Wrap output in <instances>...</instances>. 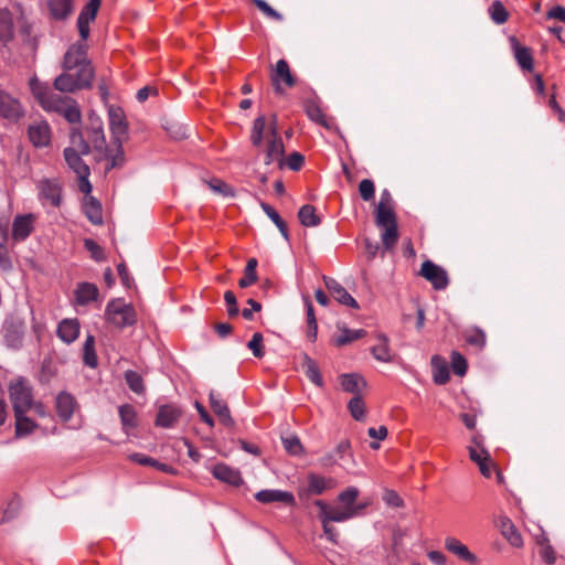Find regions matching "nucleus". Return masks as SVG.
<instances>
[{"instance_id": "nucleus-43", "label": "nucleus", "mask_w": 565, "mask_h": 565, "mask_svg": "<svg viewBox=\"0 0 565 565\" xmlns=\"http://www.w3.org/2000/svg\"><path fill=\"white\" fill-rule=\"evenodd\" d=\"M256 267H257V259L256 258L248 259L246 267H245L244 277L238 281V285L241 288H247L250 285H253L254 282H256V280H257Z\"/></svg>"}, {"instance_id": "nucleus-11", "label": "nucleus", "mask_w": 565, "mask_h": 565, "mask_svg": "<svg viewBox=\"0 0 565 565\" xmlns=\"http://www.w3.org/2000/svg\"><path fill=\"white\" fill-rule=\"evenodd\" d=\"M39 198L43 204L58 207L61 204V185L56 180L44 179L38 183Z\"/></svg>"}, {"instance_id": "nucleus-60", "label": "nucleus", "mask_w": 565, "mask_h": 565, "mask_svg": "<svg viewBox=\"0 0 565 565\" xmlns=\"http://www.w3.org/2000/svg\"><path fill=\"white\" fill-rule=\"evenodd\" d=\"M383 501L393 508H401L404 504L403 499L394 490L386 489L383 493Z\"/></svg>"}, {"instance_id": "nucleus-6", "label": "nucleus", "mask_w": 565, "mask_h": 565, "mask_svg": "<svg viewBox=\"0 0 565 565\" xmlns=\"http://www.w3.org/2000/svg\"><path fill=\"white\" fill-rule=\"evenodd\" d=\"M29 84L32 95L45 110H60L63 107L62 97L54 94L51 88L40 82L38 77H32Z\"/></svg>"}, {"instance_id": "nucleus-46", "label": "nucleus", "mask_w": 565, "mask_h": 565, "mask_svg": "<svg viewBox=\"0 0 565 565\" xmlns=\"http://www.w3.org/2000/svg\"><path fill=\"white\" fill-rule=\"evenodd\" d=\"M348 408L355 420H363L365 418V404L360 395H354L350 399Z\"/></svg>"}, {"instance_id": "nucleus-61", "label": "nucleus", "mask_w": 565, "mask_h": 565, "mask_svg": "<svg viewBox=\"0 0 565 565\" xmlns=\"http://www.w3.org/2000/svg\"><path fill=\"white\" fill-rule=\"evenodd\" d=\"M100 2L102 0H89L78 17H84L93 21L97 14Z\"/></svg>"}, {"instance_id": "nucleus-56", "label": "nucleus", "mask_w": 565, "mask_h": 565, "mask_svg": "<svg viewBox=\"0 0 565 565\" xmlns=\"http://www.w3.org/2000/svg\"><path fill=\"white\" fill-rule=\"evenodd\" d=\"M359 497V490L355 487H349L339 494V501L343 507H355L354 502Z\"/></svg>"}, {"instance_id": "nucleus-18", "label": "nucleus", "mask_w": 565, "mask_h": 565, "mask_svg": "<svg viewBox=\"0 0 565 565\" xmlns=\"http://www.w3.org/2000/svg\"><path fill=\"white\" fill-rule=\"evenodd\" d=\"M29 139L33 146L40 148L50 143L51 131L50 126L45 121L33 124L29 127Z\"/></svg>"}, {"instance_id": "nucleus-22", "label": "nucleus", "mask_w": 565, "mask_h": 565, "mask_svg": "<svg viewBox=\"0 0 565 565\" xmlns=\"http://www.w3.org/2000/svg\"><path fill=\"white\" fill-rule=\"evenodd\" d=\"M75 408H76V401L71 394H68L66 392H61L57 395L56 412L63 422H68L72 418Z\"/></svg>"}, {"instance_id": "nucleus-4", "label": "nucleus", "mask_w": 565, "mask_h": 565, "mask_svg": "<svg viewBox=\"0 0 565 565\" xmlns=\"http://www.w3.org/2000/svg\"><path fill=\"white\" fill-rule=\"evenodd\" d=\"M9 394L14 413H26L31 409L33 402L32 387L26 379L12 380L9 385Z\"/></svg>"}, {"instance_id": "nucleus-50", "label": "nucleus", "mask_w": 565, "mask_h": 565, "mask_svg": "<svg viewBox=\"0 0 565 565\" xmlns=\"http://www.w3.org/2000/svg\"><path fill=\"white\" fill-rule=\"evenodd\" d=\"M282 445L286 451L292 456L300 455L302 452V445L299 438L295 435H287L281 438Z\"/></svg>"}, {"instance_id": "nucleus-26", "label": "nucleus", "mask_w": 565, "mask_h": 565, "mask_svg": "<svg viewBox=\"0 0 565 565\" xmlns=\"http://www.w3.org/2000/svg\"><path fill=\"white\" fill-rule=\"evenodd\" d=\"M98 295V288L90 282H81L75 290V298L79 305H87L96 300Z\"/></svg>"}, {"instance_id": "nucleus-5", "label": "nucleus", "mask_w": 565, "mask_h": 565, "mask_svg": "<svg viewBox=\"0 0 565 565\" xmlns=\"http://www.w3.org/2000/svg\"><path fill=\"white\" fill-rule=\"evenodd\" d=\"M2 332L6 345L12 350H19L25 334L24 320L18 316L8 317L3 322Z\"/></svg>"}, {"instance_id": "nucleus-42", "label": "nucleus", "mask_w": 565, "mask_h": 565, "mask_svg": "<svg viewBox=\"0 0 565 565\" xmlns=\"http://www.w3.org/2000/svg\"><path fill=\"white\" fill-rule=\"evenodd\" d=\"M539 544V555L541 558L548 565H553L556 561V555L554 548L548 543V539L542 535L541 539L537 540Z\"/></svg>"}, {"instance_id": "nucleus-55", "label": "nucleus", "mask_w": 565, "mask_h": 565, "mask_svg": "<svg viewBox=\"0 0 565 565\" xmlns=\"http://www.w3.org/2000/svg\"><path fill=\"white\" fill-rule=\"evenodd\" d=\"M451 367L455 374L459 376H463L467 372V361L466 359L458 352H452L451 354Z\"/></svg>"}, {"instance_id": "nucleus-37", "label": "nucleus", "mask_w": 565, "mask_h": 565, "mask_svg": "<svg viewBox=\"0 0 565 565\" xmlns=\"http://www.w3.org/2000/svg\"><path fill=\"white\" fill-rule=\"evenodd\" d=\"M13 36V22L11 13L2 9L0 10V42L7 43Z\"/></svg>"}, {"instance_id": "nucleus-51", "label": "nucleus", "mask_w": 565, "mask_h": 565, "mask_svg": "<svg viewBox=\"0 0 565 565\" xmlns=\"http://www.w3.org/2000/svg\"><path fill=\"white\" fill-rule=\"evenodd\" d=\"M383 227H384V232L382 233L383 245L386 248H391L396 244L397 238H398L397 226H396V224H391V225L383 226Z\"/></svg>"}, {"instance_id": "nucleus-25", "label": "nucleus", "mask_w": 565, "mask_h": 565, "mask_svg": "<svg viewBox=\"0 0 565 565\" xmlns=\"http://www.w3.org/2000/svg\"><path fill=\"white\" fill-rule=\"evenodd\" d=\"M179 417L180 412L178 408L170 405H164L159 408L156 424L163 428H171L174 426Z\"/></svg>"}, {"instance_id": "nucleus-28", "label": "nucleus", "mask_w": 565, "mask_h": 565, "mask_svg": "<svg viewBox=\"0 0 565 565\" xmlns=\"http://www.w3.org/2000/svg\"><path fill=\"white\" fill-rule=\"evenodd\" d=\"M47 7L51 15L56 20H64L73 12L72 0H49Z\"/></svg>"}, {"instance_id": "nucleus-40", "label": "nucleus", "mask_w": 565, "mask_h": 565, "mask_svg": "<svg viewBox=\"0 0 565 565\" xmlns=\"http://www.w3.org/2000/svg\"><path fill=\"white\" fill-rule=\"evenodd\" d=\"M298 217L300 223L307 227L318 226L321 222L320 217L316 214L315 206L310 204H306L300 207Z\"/></svg>"}, {"instance_id": "nucleus-63", "label": "nucleus", "mask_w": 565, "mask_h": 565, "mask_svg": "<svg viewBox=\"0 0 565 565\" xmlns=\"http://www.w3.org/2000/svg\"><path fill=\"white\" fill-rule=\"evenodd\" d=\"M224 300L226 302V306H227V313L230 317H235L238 315L239 310H238V306H237V301H236V297L235 295L232 292V291H226L224 294Z\"/></svg>"}, {"instance_id": "nucleus-41", "label": "nucleus", "mask_w": 565, "mask_h": 565, "mask_svg": "<svg viewBox=\"0 0 565 565\" xmlns=\"http://www.w3.org/2000/svg\"><path fill=\"white\" fill-rule=\"evenodd\" d=\"M85 214L93 224L103 222L102 207L97 200L89 198L84 205Z\"/></svg>"}, {"instance_id": "nucleus-62", "label": "nucleus", "mask_w": 565, "mask_h": 565, "mask_svg": "<svg viewBox=\"0 0 565 565\" xmlns=\"http://www.w3.org/2000/svg\"><path fill=\"white\" fill-rule=\"evenodd\" d=\"M253 2L267 17L273 18L278 21H280L282 19V15L279 12H277L275 9H273L265 0H253Z\"/></svg>"}, {"instance_id": "nucleus-59", "label": "nucleus", "mask_w": 565, "mask_h": 565, "mask_svg": "<svg viewBox=\"0 0 565 565\" xmlns=\"http://www.w3.org/2000/svg\"><path fill=\"white\" fill-rule=\"evenodd\" d=\"M374 183L369 179H364L359 184V192L364 201H370L374 198Z\"/></svg>"}, {"instance_id": "nucleus-15", "label": "nucleus", "mask_w": 565, "mask_h": 565, "mask_svg": "<svg viewBox=\"0 0 565 565\" xmlns=\"http://www.w3.org/2000/svg\"><path fill=\"white\" fill-rule=\"evenodd\" d=\"M255 499L262 503L282 502L294 504L295 502V497L291 492L275 489L260 490L255 494Z\"/></svg>"}, {"instance_id": "nucleus-31", "label": "nucleus", "mask_w": 565, "mask_h": 565, "mask_svg": "<svg viewBox=\"0 0 565 565\" xmlns=\"http://www.w3.org/2000/svg\"><path fill=\"white\" fill-rule=\"evenodd\" d=\"M14 418L17 438H22L31 435L38 427L36 423L29 418L25 415V413H14Z\"/></svg>"}, {"instance_id": "nucleus-7", "label": "nucleus", "mask_w": 565, "mask_h": 565, "mask_svg": "<svg viewBox=\"0 0 565 565\" xmlns=\"http://www.w3.org/2000/svg\"><path fill=\"white\" fill-rule=\"evenodd\" d=\"M319 508V516L322 523L344 522L355 516L361 507H331L323 501H317Z\"/></svg>"}, {"instance_id": "nucleus-9", "label": "nucleus", "mask_w": 565, "mask_h": 565, "mask_svg": "<svg viewBox=\"0 0 565 565\" xmlns=\"http://www.w3.org/2000/svg\"><path fill=\"white\" fill-rule=\"evenodd\" d=\"M323 466L341 465L349 469L350 463H354L351 451V443L348 439L341 440L335 449L322 458Z\"/></svg>"}, {"instance_id": "nucleus-21", "label": "nucleus", "mask_w": 565, "mask_h": 565, "mask_svg": "<svg viewBox=\"0 0 565 565\" xmlns=\"http://www.w3.org/2000/svg\"><path fill=\"white\" fill-rule=\"evenodd\" d=\"M212 473L217 480L231 486H239L243 482L241 472L225 463L215 465Z\"/></svg>"}, {"instance_id": "nucleus-48", "label": "nucleus", "mask_w": 565, "mask_h": 565, "mask_svg": "<svg viewBox=\"0 0 565 565\" xmlns=\"http://www.w3.org/2000/svg\"><path fill=\"white\" fill-rule=\"evenodd\" d=\"M125 380L132 392L137 394H141L143 392V381L139 373L129 370L125 373Z\"/></svg>"}, {"instance_id": "nucleus-52", "label": "nucleus", "mask_w": 565, "mask_h": 565, "mask_svg": "<svg viewBox=\"0 0 565 565\" xmlns=\"http://www.w3.org/2000/svg\"><path fill=\"white\" fill-rule=\"evenodd\" d=\"M489 13H490L491 19L497 24H502L508 19V12H507L505 8L503 7V4L499 1L491 4V7L489 8Z\"/></svg>"}, {"instance_id": "nucleus-58", "label": "nucleus", "mask_w": 565, "mask_h": 565, "mask_svg": "<svg viewBox=\"0 0 565 565\" xmlns=\"http://www.w3.org/2000/svg\"><path fill=\"white\" fill-rule=\"evenodd\" d=\"M329 483L330 480L326 478L312 476L309 481V489L316 494H321L330 487Z\"/></svg>"}, {"instance_id": "nucleus-53", "label": "nucleus", "mask_w": 565, "mask_h": 565, "mask_svg": "<svg viewBox=\"0 0 565 565\" xmlns=\"http://www.w3.org/2000/svg\"><path fill=\"white\" fill-rule=\"evenodd\" d=\"M90 141L93 142L94 148H96L97 150H104V148L106 147V140L102 122L98 121L96 125L93 126Z\"/></svg>"}, {"instance_id": "nucleus-64", "label": "nucleus", "mask_w": 565, "mask_h": 565, "mask_svg": "<svg viewBox=\"0 0 565 565\" xmlns=\"http://www.w3.org/2000/svg\"><path fill=\"white\" fill-rule=\"evenodd\" d=\"M469 457L470 459L476 462L478 466L482 463L486 459H489V454L483 448L477 449L473 447H469Z\"/></svg>"}, {"instance_id": "nucleus-23", "label": "nucleus", "mask_w": 565, "mask_h": 565, "mask_svg": "<svg viewBox=\"0 0 565 565\" xmlns=\"http://www.w3.org/2000/svg\"><path fill=\"white\" fill-rule=\"evenodd\" d=\"M210 405L220 422L225 426H233L234 420L231 416L227 404L220 397L218 394L210 393Z\"/></svg>"}, {"instance_id": "nucleus-19", "label": "nucleus", "mask_w": 565, "mask_h": 565, "mask_svg": "<svg viewBox=\"0 0 565 565\" xmlns=\"http://www.w3.org/2000/svg\"><path fill=\"white\" fill-rule=\"evenodd\" d=\"M64 158L67 166L77 174L79 180L88 178L89 168L85 164L81 154L76 150L73 148H66L64 150Z\"/></svg>"}, {"instance_id": "nucleus-29", "label": "nucleus", "mask_w": 565, "mask_h": 565, "mask_svg": "<svg viewBox=\"0 0 565 565\" xmlns=\"http://www.w3.org/2000/svg\"><path fill=\"white\" fill-rule=\"evenodd\" d=\"M22 501L19 495L12 494L6 502L2 509L1 523H9L13 521L20 513Z\"/></svg>"}, {"instance_id": "nucleus-39", "label": "nucleus", "mask_w": 565, "mask_h": 565, "mask_svg": "<svg viewBox=\"0 0 565 565\" xmlns=\"http://www.w3.org/2000/svg\"><path fill=\"white\" fill-rule=\"evenodd\" d=\"M379 343L372 348L373 356L381 362H390L392 360L388 338L384 334L377 335Z\"/></svg>"}, {"instance_id": "nucleus-38", "label": "nucleus", "mask_w": 565, "mask_h": 565, "mask_svg": "<svg viewBox=\"0 0 565 565\" xmlns=\"http://www.w3.org/2000/svg\"><path fill=\"white\" fill-rule=\"evenodd\" d=\"M115 149H105V157L109 162L108 169L121 167L125 163V152L121 146V140L115 141Z\"/></svg>"}, {"instance_id": "nucleus-27", "label": "nucleus", "mask_w": 565, "mask_h": 565, "mask_svg": "<svg viewBox=\"0 0 565 565\" xmlns=\"http://www.w3.org/2000/svg\"><path fill=\"white\" fill-rule=\"evenodd\" d=\"M118 412L122 429L126 434H129L131 429L138 426L137 412L135 407L129 404L119 406Z\"/></svg>"}, {"instance_id": "nucleus-24", "label": "nucleus", "mask_w": 565, "mask_h": 565, "mask_svg": "<svg viewBox=\"0 0 565 565\" xmlns=\"http://www.w3.org/2000/svg\"><path fill=\"white\" fill-rule=\"evenodd\" d=\"M337 329L339 334L334 335L333 342L337 347L347 345L358 339L364 337L365 331L363 329L351 330L347 328L343 323H338Z\"/></svg>"}, {"instance_id": "nucleus-10", "label": "nucleus", "mask_w": 565, "mask_h": 565, "mask_svg": "<svg viewBox=\"0 0 565 565\" xmlns=\"http://www.w3.org/2000/svg\"><path fill=\"white\" fill-rule=\"evenodd\" d=\"M420 275L437 290H443L448 286L449 280L446 270L430 260L423 263Z\"/></svg>"}, {"instance_id": "nucleus-57", "label": "nucleus", "mask_w": 565, "mask_h": 565, "mask_svg": "<svg viewBox=\"0 0 565 565\" xmlns=\"http://www.w3.org/2000/svg\"><path fill=\"white\" fill-rule=\"evenodd\" d=\"M248 349L253 352L256 358L264 356L263 350V335L259 332H255L252 339L247 343Z\"/></svg>"}, {"instance_id": "nucleus-30", "label": "nucleus", "mask_w": 565, "mask_h": 565, "mask_svg": "<svg viewBox=\"0 0 565 565\" xmlns=\"http://www.w3.org/2000/svg\"><path fill=\"white\" fill-rule=\"evenodd\" d=\"M512 47L514 51V56L520 65V67L524 71L533 70V57L529 47L522 46L515 39H512Z\"/></svg>"}, {"instance_id": "nucleus-20", "label": "nucleus", "mask_w": 565, "mask_h": 565, "mask_svg": "<svg viewBox=\"0 0 565 565\" xmlns=\"http://www.w3.org/2000/svg\"><path fill=\"white\" fill-rule=\"evenodd\" d=\"M57 337L66 344L73 343L79 335L77 319H63L57 326Z\"/></svg>"}, {"instance_id": "nucleus-34", "label": "nucleus", "mask_w": 565, "mask_h": 565, "mask_svg": "<svg viewBox=\"0 0 565 565\" xmlns=\"http://www.w3.org/2000/svg\"><path fill=\"white\" fill-rule=\"evenodd\" d=\"M340 383L345 392L353 393L355 395H359V393L365 386L363 377L353 373L343 374L340 379Z\"/></svg>"}, {"instance_id": "nucleus-49", "label": "nucleus", "mask_w": 565, "mask_h": 565, "mask_svg": "<svg viewBox=\"0 0 565 565\" xmlns=\"http://www.w3.org/2000/svg\"><path fill=\"white\" fill-rule=\"evenodd\" d=\"M57 113H62L65 119L71 124H76L81 121V111L75 103L66 104L63 100V107Z\"/></svg>"}, {"instance_id": "nucleus-54", "label": "nucleus", "mask_w": 565, "mask_h": 565, "mask_svg": "<svg viewBox=\"0 0 565 565\" xmlns=\"http://www.w3.org/2000/svg\"><path fill=\"white\" fill-rule=\"evenodd\" d=\"M306 113L312 121H316L322 126H327L324 115L316 103H308L306 105Z\"/></svg>"}, {"instance_id": "nucleus-12", "label": "nucleus", "mask_w": 565, "mask_h": 565, "mask_svg": "<svg viewBox=\"0 0 565 565\" xmlns=\"http://www.w3.org/2000/svg\"><path fill=\"white\" fill-rule=\"evenodd\" d=\"M324 285L330 291L332 297L340 303L345 305L350 308L358 309V301L342 287L335 279L330 277H323Z\"/></svg>"}, {"instance_id": "nucleus-45", "label": "nucleus", "mask_w": 565, "mask_h": 565, "mask_svg": "<svg viewBox=\"0 0 565 565\" xmlns=\"http://www.w3.org/2000/svg\"><path fill=\"white\" fill-rule=\"evenodd\" d=\"M262 210L266 213V215L275 223V225L278 227L281 235L287 239L288 238V231L285 222L281 220L279 214L267 203L262 202L260 203Z\"/></svg>"}, {"instance_id": "nucleus-35", "label": "nucleus", "mask_w": 565, "mask_h": 565, "mask_svg": "<svg viewBox=\"0 0 565 565\" xmlns=\"http://www.w3.org/2000/svg\"><path fill=\"white\" fill-rule=\"evenodd\" d=\"M431 365L434 369V381L436 384L443 385L449 381V369L447 362L435 355L431 359Z\"/></svg>"}, {"instance_id": "nucleus-44", "label": "nucleus", "mask_w": 565, "mask_h": 565, "mask_svg": "<svg viewBox=\"0 0 565 565\" xmlns=\"http://www.w3.org/2000/svg\"><path fill=\"white\" fill-rule=\"evenodd\" d=\"M376 224L381 227L396 224L395 215L391 206H383V204H377Z\"/></svg>"}, {"instance_id": "nucleus-16", "label": "nucleus", "mask_w": 565, "mask_h": 565, "mask_svg": "<svg viewBox=\"0 0 565 565\" xmlns=\"http://www.w3.org/2000/svg\"><path fill=\"white\" fill-rule=\"evenodd\" d=\"M33 231V215H19L12 224V238L15 242L24 241Z\"/></svg>"}, {"instance_id": "nucleus-13", "label": "nucleus", "mask_w": 565, "mask_h": 565, "mask_svg": "<svg viewBox=\"0 0 565 565\" xmlns=\"http://www.w3.org/2000/svg\"><path fill=\"white\" fill-rule=\"evenodd\" d=\"M497 526L499 527L502 536L513 546V547H522L523 539L513 524V522L508 516H500Z\"/></svg>"}, {"instance_id": "nucleus-3", "label": "nucleus", "mask_w": 565, "mask_h": 565, "mask_svg": "<svg viewBox=\"0 0 565 565\" xmlns=\"http://www.w3.org/2000/svg\"><path fill=\"white\" fill-rule=\"evenodd\" d=\"M105 318L107 322L120 329L130 327L137 321L134 307L122 299H114L107 303Z\"/></svg>"}, {"instance_id": "nucleus-1", "label": "nucleus", "mask_w": 565, "mask_h": 565, "mask_svg": "<svg viewBox=\"0 0 565 565\" xmlns=\"http://www.w3.org/2000/svg\"><path fill=\"white\" fill-rule=\"evenodd\" d=\"M64 72L54 81L55 89L63 93H73L89 87L94 71L86 57L83 44L72 45L64 55Z\"/></svg>"}, {"instance_id": "nucleus-47", "label": "nucleus", "mask_w": 565, "mask_h": 565, "mask_svg": "<svg viewBox=\"0 0 565 565\" xmlns=\"http://www.w3.org/2000/svg\"><path fill=\"white\" fill-rule=\"evenodd\" d=\"M206 184L215 194H218L224 198L234 196L233 189L227 183L220 179H212L210 181H206Z\"/></svg>"}, {"instance_id": "nucleus-32", "label": "nucleus", "mask_w": 565, "mask_h": 565, "mask_svg": "<svg viewBox=\"0 0 565 565\" xmlns=\"http://www.w3.org/2000/svg\"><path fill=\"white\" fill-rule=\"evenodd\" d=\"M280 81L284 82L287 86H292L295 83L294 77L291 76V73L289 70V65L285 60H279L276 63V68L273 74V82L276 86V90L280 89V87H279Z\"/></svg>"}, {"instance_id": "nucleus-36", "label": "nucleus", "mask_w": 565, "mask_h": 565, "mask_svg": "<svg viewBox=\"0 0 565 565\" xmlns=\"http://www.w3.org/2000/svg\"><path fill=\"white\" fill-rule=\"evenodd\" d=\"M129 459L131 461L137 462L142 466H151V467L156 468L157 470H160L163 472H168V473L173 472V468L171 466L159 462L158 460H156L149 456H146L143 454H140V452H135V454L129 455Z\"/></svg>"}, {"instance_id": "nucleus-2", "label": "nucleus", "mask_w": 565, "mask_h": 565, "mask_svg": "<svg viewBox=\"0 0 565 565\" xmlns=\"http://www.w3.org/2000/svg\"><path fill=\"white\" fill-rule=\"evenodd\" d=\"M264 136L267 138L265 149V164L269 166L277 162L279 167L284 164V142L277 129V118L273 119L268 127H266L265 116H258L253 124L250 134V141L253 146L260 147Z\"/></svg>"}, {"instance_id": "nucleus-8", "label": "nucleus", "mask_w": 565, "mask_h": 565, "mask_svg": "<svg viewBox=\"0 0 565 565\" xmlns=\"http://www.w3.org/2000/svg\"><path fill=\"white\" fill-rule=\"evenodd\" d=\"M24 108L21 102L9 94L8 92L0 89V117L8 120L9 122H18L24 116Z\"/></svg>"}, {"instance_id": "nucleus-17", "label": "nucleus", "mask_w": 565, "mask_h": 565, "mask_svg": "<svg viewBox=\"0 0 565 565\" xmlns=\"http://www.w3.org/2000/svg\"><path fill=\"white\" fill-rule=\"evenodd\" d=\"M445 547L448 552L452 553L458 558H460L469 564H476L478 562L477 556L475 554H472L469 551V548L456 537H452V536L446 537Z\"/></svg>"}, {"instance_id": "nucleus-33", "label": "nucleus", "mask_w": 565, "mask_h": 565, "mask_svg": "<svg viewBox=\"0 0 565 565\" xmlns=\"http://www.w3.org/2000/svg\"><path fill=\"white\" fill-rule=\"evenodd\" d=\"M301 369L306 376L317 386L321 387L323 385V380L320 374V370L315 360H312L307 354L303 355V361L301 364Z\"/></svg>"}, {"instance_id": "nucleus-14", "label": "nucleus", "mask_w": 565, "mask_h": 565, "mask_svg": "<svg viewBox=\"0 0 565 565\" xmlns=\"http://www.w3.org/2000/svg\"><path fill=\"white\" fill-rule=\"evenodd\" d=\"M109 126L115 141H119L127 134V122L124 111L119 107H110Z\"/></svg>"}]
</instances>
